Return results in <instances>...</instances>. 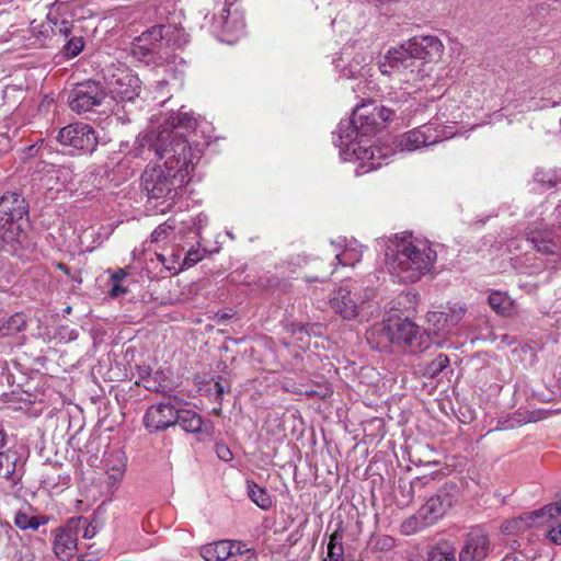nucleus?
I'll use <instances>...</instances> for the list:
<instances>
[{
    "label": "nucleus",
    "mask_w": 561,
    "mask_h": 561,
    "mask_svg": "<svg viewBox=\"0 0 561 561\" xmlns=\"http://www.w3.org/2000/svg\"><path fill=\"white\" fill-rule=\"evenodd\" d=\"M410 98V92L401 91V92H389L388 100L393 102L394 104L408 102Z\"/></svg>",
    "instance_id": "obj_48"
},
{
    "label": "nucleus",
    "mask_w": 561,
    "mask_h": 561,
    "mask_svg": "<svg viewBox=\"0 0 561 561\" xmlns=\"http://www.w3.org/2000/svg\"><path fill=\"white\" fill-rule=\"evenodd\" d=\"M165 125L168 134H173L174 131L182 133L181 129L186 131L193 130L196 127L197 122L192 114L179 111L176 113L172 112L169 115L165 121Z\"/></svg>",
    "instance_id": "obj_23"
},
{
    "label": "nucleus",
    "mask_w": 561,
    "mask_h": 561,
    "mask_svg": "<svg viewBox=\"0 0 561 561\" xmlns=\"http://www.w3.org/2000/svg\"><path fill=\"white\" fill-rule=\"evenodd\" d=\"M105 98L106 90L101 82L84 80L72 87L68 93L67 102L71 111L84 114L102 105Z\"/></svg>",
    "instance_id": "obj_7"
},
{
    "label": "nucleus",
    "mask_w": 561,
    "mask_h": 561,
    "mask_svg": "<svg viewBox=\"0 0 561 561\" xmlns=\"http://www.w3.org/2000/svg\"><path fill=\"white\" fill-rule=\"evenodd\" d=\"M126 293H127V288H126V287H123V286L121 285V283L112 284V287H111V289L108 290V295H110V297H112V298H117V297H119V296H122V295H124V294H126Z\"/></svg>",
    "instance_id": "obj_54"
},
{
    "label": "nucleus",
    "mask_w": 561,
    "mask_h": 561,
    "mask_svg": "<svg viewBox=\"0 0 561 561\" xmlns=\"http://www.w3.org/2000/svg\"><path fill=\"white\" fill-rule=\"evenodd\" d=\"M173 228L168 224L158 226L151 233V242L164 240Z\"/></svg>",
    "instance_id": "obj_44"
},
{
    "label": "nucleus",
    "mask_w": 561,
    "mask_h": 561,
    "mask_svg": "<svg viewBox=\"0 0 561 561\" xmlns=\"http://www.w3.org/2000/svg\"><path fill=\"white\" fill-rule=\"evenodd\" d=\"M27 206L24 198L16 193H7L0 198V224L7 228H18L20 234H25L22 228Z\"/></svg>",
    "instance_id": "obj_12"
},
{
    "label": "nucleus",
    "mask_w": 561,
    "mask_h": 561,
    "mask_svg": "<svg viewBox=\"0 0 561 561\" xmlns=\"http://www.w3.org/2000/svg\"><path fill=\"white\" fill-rule=\"evenodd\" d=\"M353 124L358 127L360 135L368 136L375 134L381 124L377 118V112L374 104H362L356 106L352 113Z\"/></svg>",
    "instance_id": "obj_17"
},
{
    "label": "nucleus",
    "mask_w": 561,
    "mask_h": 561,
    "mask_svg": "<svg viewBox=\"0 0 561 561\" xmlns=\"http://www.w3.org/2000/svg\"><path fill=\"white\" fill-rule=\"evenodd\" d=\"M376 112H377V118L379 121V123L381 124V126L387 123V122H390L397 110L396 108H390V107H387V106H377V105H374Z\"/></svg>",
    "instance_id": "obj_41"
},
{
    "label": "nucleus",
    "mask_w": 561,
    "mask_h": 561,
    "mask_svg": "<svg viewBox=\"0 0 561 561\" xmlns=\"http://www.w3.org/2000/svg\"><path fill=\"white\" fill-rule=\"evenodd\" d=\"M547 537L552 543L561 545V523L551 527V529H549V531L547 533Z\"/></svg>",
    "instance_id": "obj_50"
},
{
    "label": "nucleus",
    "mask_w": 561,
    "mask_h": 561,
    "mask_svg": "<svg viewBox=\"0 0 561 561\" xmlns=\"http://www.w3.org/2000/svg\"><path fill=\"white\" fill-rule=\"evenodd\" d=\"M124 472H125L124 466L121 465V466L113 467L110 470H107V476H108V479L111 481H113V483H116L123 479Z\"/></svg>",
    "instance_id": "obj_49"
},
{
    "label": "nucleus",
    "mask_w": 561,
    "mask_h": 561,
    "mask_svg": "<svg viewBox=\"0 0 561 561\" xmlns=\"http://www.w3.org/2000/svg\"><path fill=\"white\" fill-rule=\"evenodd\" d=\"M201 260L199 253L197 251H190L185 257L186 263H197Z\"/></svg>",
    "instance_id": "obj_57"
},
{
    "label": "nucleus",
    "mask_w": 561,
    "mask_h": 561,
    "mask_svg": "<svg viewBox=\"0 0 561 561\" xmlns=\"http://www.w3.org/2000/svg\"><path fill=\"white\" fill-rule=\"evenodd\" d=\"M353 154L359 160V164L356 169V174L362 175L373 170H376L382 165V160L385 157L377 147H363L358 145L357 147H353Z\"/></svg>",
    "instance_id": "obj_18"
},
{
    "label": "nucleus",
    "mask_w": 561,
    "mask_h": 561,
    "mask_svg": "<svg viewBox=\"0 0 561 561\" xmlns=\"http://www.w3.org/2000/svg\"><path fill=\"white\" fill-rule=\"evenodd\" d=\"M501 561H525V556L522 552L507 553Z\"/></svg>",
    "instance_id": "obj_55"
},
{
    "label": "nucleus",
    "mask_w": 561,
    "mask_h": 561,
    "mask_svg": "<svg viewBox=\"0 0 561 561\" xmlns=\"http://www.w3.org/2000/svg\"><path fill=\"white\" fill-rule=\"evenodd\" d=\"M215 391H216V394L217 397H221L226 391H228V389H226L220 381H217L215 383Z\"/></svg>",
    "instance_id": "obj_61"
},
{
    "label": "nucleus",
    "mask_w": 561,
    "mask_h": 561,
    "mask_svg": "<svg viewBox=\"0 0 561 561\" xmlns=\"http://www.w3.org/2000/svg\"><path fill=\"white\" fill-rule=\"evenodd\" d=\"M546 508L551 517L561 516V492L558 494L557 501Z\"/></svg>",
    "instance_id": "obj_52"
},
{
    "label": "nucleus",
    "mask_w": 561,
    "mask_h": 561,
    "mask_svg": "<svg viewBox=\"0 0 561 561\" xmlns=\"http://www.w3.org/2000/svg\"><path fill=\"white\" fill-rule=\"evenodd\" d=\"M83 531L82 537L84 539H91L95 536V527L91 524H88L87 519L84 518V524L80 527V531Z\"/></svg>",
    "instance_id": "obj_53"
},
{
    "label": "nucleus",
    "mask_w": 561,
    "mask_h": 561,
    "mask_svg": "<svg viewBox=\"0 0 561 561\" xmlns=\"http://www.w3.org/2000/svg\"><path fill=\"white\" fill-rule=\"evenodd\" d=\"M229 16H230V10L227 8H224L221 13L216 18V19L220 20V24H221L224 32L229 33L232 31L242 30L244 27V24L242 21H236L232 23V22H230Z\"/></svg>",
    "instance_id": "obj_38"
},
{
    "label": "nucleus",
    "mask_w": 561,
    "mask_h": 561,
    "mask_svg": "<svg viewBox=\"0 0 561 561\" xmlns=\"http://www.w3.org/2000/svg\"><path fill=\"white\" fill-rule=\"evenodd\" d=\"M394 546V539L390 536H380L375 541V548L378 550H390Z\"/></svg>",
    "instance_id": "obj_45"
},
{
    "label": "nucleus",
    "mask_w": 561,
    "mask_h": 561,
    "mask_svg": "<svg viewBox=\"0 0 561 561\" xmlns=\"http://www.w3.org/2000/svg\"><path fill=\"white\" fill-rule=\"evenodd\" d=\"M490 551L488 535L480 528L469 531L458 553L459 561H483Z\"/></svg>",
    "instance_id": "obj_14"
},
{
    "label": "nucleus",
    "mask_w": 561,
    "mask_h": 561,
    "mask_svg": "<svg viewBox=\"0 0 561 561\" xmlns=\"http://www.w3.org/2000/svg\"><path fill=\"white\" fill-rule=\"evenodd\" d=\"M328 557L330 561H344L343 533L335 530L328 543Z\"/></svg>",
    "instance_id": "obj_30"
},
{
    "label": "nucleus",
    "mask_w": 561,
    "mask_h": 561,
    "mask_svg": "<svg viewBox=\"0 0 561 561\" xmlns=\"http://www.w3.org/2000/svg\"><path fill=\"white\" fill-rule=\"evenodd\" d=\"M430 126H422L407 131L396 140V148L401 152H411L423 146H431L437 142V137L432 138Z\"/></svg>",
    "instance_id": "obj_16"
},
{
    "label": "nucleus",
    "mask_w": 561,
    "mask_h": 561,
    "mask_svg": "<svg viewBox=\"0 0 561 561\" xmlns=\"http://www.w3.org/2000/svg\"><path fill=\"white\" fill-rule=\"evenodd\" d=\"M57 140L60 145L82 153L92 152L98 146L95 130L83 123H75L60 128Z\"/></svg>",
    "instance_id": "obj_9"
},
{
    "label": "nucleus",
    "mask_w": 561,
    "mask_h": 561,
    "mask_svg": "<svg viewBox=\"0 0 561 561\" xmlns=\"http://www.w3.org/2000/svg\"><path fill=\"white\" fill-rule=\"evenodd\" d=\"M383 335L393 345L408 346L413 352L424 351L430 347V334L409 319L389 320L383 328Z\"/></svg>",
    "instance_id": "obj_5"
},
{
    "label": "nucleus",
    "mask_w": 561,
    "mask_h": 561,
    "mask_svg": "<svg viewBox=\"0 0 561 561\" xmlns=\"http://www.w3.org/2000/svg\"><path fill=\"white\" fill-rule=\"evenodd\" d=\"M466 313V308L460 305H455L454 307L449 308V312H428L427 313V321L430 323H433L434 325H437V329L434 330V333L437 334L439 331H445L446 325L448 322L451 323V325L457 324Z\"/></svg>",
    "instance_id": "obj_21"
},
{
    "label": "nucleus",
    "mask_w": 561,
    "mask_h": 561,
    "mask_svg": "<svg viewBox=\"0 0 561 561\" xmlns=\"http://www.w3.org/2000/svg\"><path fill=\"white\" fill-rule=\"evenodd\" d=\"M27 247L26 234H20L18 228H7L0 224V253L7 252L11 255H19L20 250Z\"/></svg>",
    "instance_id": "obj_19"
},
{
    "label": "nucleus",
    "mask_w": 561,
    "mask_h": 561,
    "mask_svg": "<svg viewBox=\"0 0 561 561\" xmlns=\"http://www.w3.org/2000/svg\"><path fill=\"white\" fill-rule=\"evenodd\" d=\"M84 42L82 37H72L65 45L64 49L68 57H76L83 49Z\"/></svg>",
    "instance_id": "obj_39"
},
{
    "label": "nucleus",
    "mask_w": 561,
    "mask_h": 561,
    "mask_svg": "<svg viewBox=\"0 0 561 561\" xmlns=\"http://www.w3.org/2000/svg\"><path fill=\"white\" fill-rule=\"evenodd\" d=\"M140 80L131 73L122 71L111 82L110 94L118 103L133 102L140 93Z\"/></svg>",
    "instance_id": "obj_15"
},
{
    "label": "nucleus",
    "mask_w": 561,
    "mask_h": 561,
    "mask_svg": "<svg viewBox=\"0 0 561 561\" xmlns=\"http://www.w3.org/2000/svg\"><path fill=\"white\" fill-rule=\"evenodd\" d=\"M178 173L167 164H149L141 174V186L150 198L171 197L176 188Z\"/></svg>",
    "instance_id": "obj_6"
},
{
    "label": "nucleus",
    "mask_w": 561,
    "mask_h": 561,
    "mask_svg": "<svg viewBox=\"0 0 561 561\" xmlns=\"http://www.w3.org/2000/svg\"><path fill=\"white\" fill-rule=\"evenodd\" d=\"M527 241L542 254H554L557 253V244L552 239L551 231L548 230H535L530 231L527 237Z\"/></svg>",
    "instance_id": "obj_25"
},
{
    "label": "nucleus",
    "mask_w": 561,
    "mask_h": 561,
    "mask_svg": "<svg viewBox=\"0 0 561 561\" xmlns=\"http://www.w3.org/2000/svg\"><path fill=\"white\" fill-rule=\"evenodd\" d=\"M178 408L171 400L149 405L142 416L144 427L148 433L164 432L176 425Z\"/></svg>",
    "instance_id": "obj_11"
},
{
    "label": "nucleus",
    "mask_w": 561,
    "mask_h": 561,
    "mask_svg": "<svg viewBox=\"0 0 561 561\" xmlns=\"http://www.w3.org/2000/svg\"><path fill=\"white\" fill-rule=\"evenodd\" d=\"M428 561H457L456 549L447 542L438 543L428 552Z\"/></svg>",
    "instance_id": "obj_31"
},
{
    "label": "nucleus",
    "mask_w": 561,
    "mask_h": 561,
    "mask_svg": "<svg viewBox=\"0 0 561 561\" xmlns=\"http://www.w3.org/2000/svg\"><path fill=\"white\" fill-rule=\"evenodd\" d=\"M230 559L231 561H259L255 550L238 540L234 543L233 554H231Z\"/></svg>",
    "instance_id": "obj_34"
},
{
    "label": "nucleus",
    "mask_w": 561,
    "mask_h": 561,
    "mask_svg": "<svg viewBox=\"0 0 561 561\" xmlns=\"http://www.w3.org/2000/svg\"><path fill=\"white\" fill-rule=\"evenodd\" d=\"M434 481V478L431 476H424V477H416L413 480H411V484L414 486L415 495H421V492Z\"/></svg>",
    "instance_id": "obj_43"
},
{
    "label": "nucleus",
    "mask_w": 561,
    "mask_h": 561,
    "mask_svg": "<svg viewBox=\"0 0 561 561\" xmlns=\"http://www.w3.org/2000/svg\"><path fill=\"white\" fill-rule=\"evenodd\" d=\"M362 259V254L355 249L345 248V250L341 253H336L334 255V260L337 261L339 264L342 265H353L355 262H359Z\"/></svg>",
    "instance_id": "obj_37"
},
{
    "label": "nucleus",
    "mask_w": 561,
    "mask_h": 561,
    "mask_svg": "<svg viewBox=\"0 0 561 561\" xmlns=\"http://www.w3.org/2000/svg\"><path fill=\"white\" fill-rule=\"evenodd\" d=\"M16 457L11 451H0V477L12 479L15 472Z\"/></svg>",
    "instance_id": "obj_33"
},
{
    "label": "nucleus",
    "mask_w": 561,
    "mask_h": 561,
    "mask_svg": "<svg viewBox=\"0 0 561 561\" xmlns=\"http://www.w3.org/2000/svg\"><path fill=\"white\" fill-rule=\"evenodd\" d=\"M437 254L431 242L410 232L396 234L386 251V263L391 273L403 283H415L428 274Z\"/></svg>",
    "instance_id": "obj_1"
},
{
    "label": "nucleus",
    "mask_w": 561,
    "mask_h": 561,
    "mask_svg": "<svg viewBox=\"0 0 561 561\" xmlns=\"http://www.w3.org/2000/svg\"><path fill=\"white\" fill-rule=\"evenodd\" d=\"M379 70L382 75L396 76L400 82L416 89H420L419 83L428 77L425 62L400 46L388 50L383 61L379 62Z\"/></svg>",
    "instance_id": "obj_3"
},
{
    "label": "nucleus",
    "mask_w": 561,
    "mask_h": 561,
    "mask_svg": "<svg viewBox=\"0 0 561 561\" xmlns=\"http://www.w3.org/2000/svg\"><path fill=\"white\" fill-rule=\"evenodd\" d=\"M13 535H15V536H16L18 534L14 531L13 527H12L10 524H8V523H7V524H5V526H4V536H5L9 540H11V539H12V537H13Z\"/></svg>",
    "instance_id": "obj_60"
},
{
    "label": "nucleus",
    "mask_w": 561,
    "mask_h": 561,
    "mask_svg": "<svg viewBox=\"0 0 561 561\" xmlns=\"http://www.w3.org/2000/svg\"><path fill=\"white\" fill-rule=\"evenodd\" d=\"M31 516L24 512L19 511L14 516V525L21 530H27V523Z\"/></svg>",
    "instance_id": "obj_47"
},
{
    "label": "nucleus",
    "mask_w": 561,
    "mask_h": 561,
    "mask_svg": "<svg viewBox=\"0 0 561 561\" xmlns=\"http://www.w3.org/2000/svg\"><path fill=\"white\" fill-rule=\"evenodd\" d=\"M490 307L500 316L507 317L512 313L513 301L511 298L501 293L494 291L489 295L488 298Z\"/></svg>",
    "instance_id": "obj_28"
},
{
    "label": "nucleus",
    "mask_w": 561,
    "mask_h": 561,
    "mask_svg": "<svg viewBox=\"0 0 561 561\" xmlns=\"http://www.w3.org/2000/svg\"><path fill=\"white\" fill-rule=\"evenodd\" d=\"M56 267H57L58 270H60L61 272H64L66 275H70V270H69V267H68L66 264H64V263H57V264H56Z\"/></svg>",
    "instance_id": "obj_62"
},
{
    "label": "nucleus",
    "mask_w": 561,
    "mask_h": 561,
    "mask_svg": "<svg viewBox=\"0 0 561 561\" xmlns=\"http://www.w3.org/2000/svg\"><path fill=\"white\" fill-rule=\"evenodd\" d=\"M448 364L449 358L445 354H439L425 366L423 375L428 378H435L448 366Z\"/></svg>",
    "instance_id": "obj_35"
},
{
    "label": "nucleus",
    "mask_w": 561,
    "mask_h": 561,
    "mask_svg": "<svg viewBox=\"0 0 561 561\" xmlns=\"http://www.w3.org/2000/svg\"><path fill=\"white\" fill-rule=\"evenodd\" d=\"M175 34L183 35V32L173 25L158 24L141 33L140 42H147L152 47L161 41L170 44Z\"/></svg>",
    "instance_id": "obj_22"
},
{
    "label": "nucleus",
    "mask_w": 561,
    "mask_h": 561,
    "mask_svg": "<svg viewBox=\"0 0 561 561\" xmlns=\"http://www.w3.org/2000/svg\"><path fill=\"white\" fill-rule=\"evenodd\" d=\"M248 495L260 508L267 511L272 507L273 501L267 490L254 482H248Z\"/></svg>",
    "instance_id": "obj_29"
},
{
    "label": "nucleus",
    "mask_w": 561,
    "mask_h": 561,
    "mask_svg": "<svg viewBox=\"0 0 561 561\" xmlns=\"http://www.w3.org/2000/svg\"><path fill=\"white\" fill-rule=\"evenodd\" d=\"M536 180L540 183L547 184L548 187H553L561 183V172H537Z\"/></svg>",
    "instance_id": "obj_40"
},
{
    "label": "nucleus",
    "mask_w": 561,
    "mask_h": 561,
    "mask_svg": "<svg viewBox=\"0 0 561 561\" xmlns=\"http://www.w3.org/2000/svg\"><path fill=\"white\" fill-rule=\"evenodd\" d=\"M152 146L159 158L165 160L164 164L179 173L188 174L194 167V160L199 158L183 133L168 134L167 128L159 133Z\"/></svg>",
    "instance_id": "obj_2"
},
{
    "label": "nucleus",
    "mask_w": 561,
    "mask_h": 561,
    "mask_svg": "<svg viewBox=\"0 0 561 561\" xmlns=\"http://www.w3.org/2000/svg\"><path fill=\"white\" fill-rule=\"evenodd\" d=\"M126 274L123 270H118L117 272L113 273L111 276V280L113 284L121 283L125 278Z\"/></svg>",
    "instance_id": "obj_58"
},
{
    "label": "nucleus",
    "mask_w": 561,
    "mask_h": 561,
    "mask_svg": "<svg viewBox=\"0 0 561 561\" xmlns=\"http://www.w3.org/2000/svg\"><path fill=\"white\" fill-rule=\"evenodd\" d=\"M339 138H340V147H346L347 150L353 151V147H357L359 144H357L355 140L357 139L358 135H360V131L355 124H353V116L348 122H341L337 128Z\"/></svg>",
    "instance_id": "obj_27"
},
{
    "label": "nucleus",
    "mask_w": 561,
    "mask_h": 561,
    "mask_svg": "<svg viewBox=\"0 0 561 561\" xmlns=\"http://www.w3.org/2000/svg\"><path fill=\"white\" fill-rule=\"evenodd\" d=\"M216 454L224 461L232 460V453L225 444L216 445Z\"/></svg>",
    "instance_id": "obj_51"
},
{
    "label": "nucleus",
    "mask_w": 561,
    "mask_h": 561,
    "mask_svg": "<svg viewBox=\"0 0 561 561\" xmlns=\"http://www.w3.org/2000/svg\"><path fill=\"white\" fill-rule=\"evenodd\" d=\"M7 444V434L3 430H0V449Z\"/></svg>",
    "instance_id": "obj_63"
},
{
    "label": "nucleus",
    "mask_w": 561,
    "mask_h": 561,
    "mask_svg": "<svg viewBox=\"0 0 561 561\" xmlns=\"http://www.w3.org/2000/svg\"><path fill=\"white\" fill-rule=\"evenodd\" d=\"M413 488L414 486L411 484V482L401 483L399 485V492H400V495L402 496L403 504L408 505L413 501V499L415 496V491Z\"/></svg>",
    "instance_id": "obj_42"
},
{
    "label": "nucleus",
    "mask_w": 561,
    "mask_h": 561,
    "mask_svg": "<svg viewBox=\"0 0 561 561\" xmlns=\"http://www.w3.org/2000/svg\"><path fill=\"white\" fill-rule=\"evenodd\" d=\"M371 288H362L356 282L341 285L330 298V307L343 320H354L363 306L373 297Z\"/></svg>",
    "instance_id": "obj_4"
},
{
    "label": "nucleus",
    "mask_w": 561,
    "mask_h": 561,
    "mask_svg": "<svg viewBox=\"0 0 561 561\" xmlns=\"http://www.w3.org/2000/svg\"><path fill=\"white\" fill-rule=\"evenodd\" d=\"M154 47L150 46L147 42H140V36L135 38L131 43L130 53L136 58H146L151 55Z\"/></svg>",
    "instance_id": "obj_36"
},
{
    "label": "nucleus",
    "mask_w": 561,
    "mask_h": 561,
    "mask_svg": "<svg viewBox=\"0 0 561 561\" xmlns=\"http://www.w3.org/2000/svg\"><path fill=\"white\" fill-rule=\"evenodd\" d=\"M334 273V268L329 270L324 275L322 276H316V277H308L307 282H325L332 274Z\"/></svg>",
    "instance_id": "obj_56"
},
{
    "label": "nucleus",
    "mask_w": 561,
    "mask_h": 561,
    "mask_svg": "<svg viewBox=\"0 0 561 561\" xmlns=\"http://www.w3.org/2000/svg\"><path fill=\"white\" fill-rule=\"evenodd\" d=\"M237 540H218L207 543L199 549V554L205 561H225L233 554Z\"/></svg>",
    "instance_id": "obj_20"
},
{
    "label": "nucleus",
    "mask_w": 561,
    "mask_h": 561,
    "mask_svg": "<svg viewBox=\"0 0 561 561\" xmlns=\"http://www.w3.org/2000/svg\"><path fill=\"white\" fill-rule=\"evenodd\" d=\"M216 317L220 322H225L230 318V316L226 312H217Z\"/></svg>",
    "instance_id": "obj_64"
},
{
    "label": "nucleus",
    "mask_w": 561,
    "mask_h": 561,
    "mask_svg": "<svg viewBox=\"0 0 561 561\" xmlns=\"http://www.w3.org/2000/svg\"><path fill=\"white\" fill-rule=\"evenodd\" d=\"M71 27L67 21H62L59 27V33L66 37L70 34Z\"/></svg>",
    "instance_id": "obj_59"
},
{
    "label": "nucleus",
    "mask_w": 561,
    "mask_h": 561,
    "mask_svg": "<svg viewBox=\"0 0 561 561\" xmlns=\"http://www.w3.org/2000/svg\"><path fill=\"white\" fill-rule=\"evenodd\" d=\"M83 524L84 517H72L66 525L54 530L53 550L60 561H69L75 556Z\"/></svg>",
    "instance_id": "obj_10"
},
{
    "label": "nucleus",
    "mask_w": 561,
    "mask_h": 561,
    "mask_svg": "<svg viewBox=\"0 0 561 561\" xmlns=\"http://www.w3.org/2000/svg\"><path fill=\"white\" fill-rule=\"evenodd\" d=\"M459 499V490L454 483H445L420 508V516L432 525L442 518Z\"/></svg>",
    "instance_id": "obj_8"
},
{
    "label": "nucleus",
    "mask_w": 561,
    "mask_h": 561,
    "mask_svg": "<svg viewBox=\"0 0 561 561\" xmlns=\"http://www.w3.org/2000/svg\"><path fill=\"white\" fill-rule=\"evenodd\" d=\"M176 424L186 433H201L204 421L202 416L190 409H179L176 411Z\"/></svg>",
    "instance_id": "obj_24"
},
{
    "label": "nucleus",
    "mask_w": 561,
    "mask_h": 561,
    "mask_svg": "<svg viewBox=\"0 0 561 561\" xmlns=\"http://www.w3.org/2000/svg\"><path fill=\"white\" fill-rule=\"evenodd\" d=\"M47 523L48 517L43 515H32L27 523V529L37 530L42 525H46Z\"/></svg>",
    "instance_id": "obj_46"
},
{
    "label": "nucleus",
    "mask_w": 561,
    "mask_h": 561,
    "mask_svg": "<svg viewBox=\"0 0 561 561\" xmlns=\"http://www.w3.org/2000/svg\"><path fill=\"white\" fill-rule=\"evenodd\" d=\"M27 320L23 312H16L9 318H0V336H13L26 330Z\"/></svg>",
    "instance_id": "obj_26"
},
{
    "label": "nucleus",
    "mask_w": 561,
    "mask_h": 561,
    "mask_svg": "<svg viewBox=\"0 0 561 561\" xmlns=\"http://www.w3.org/2000/svg\"><path fill=\"white\" fill-rule=\"evenodd\" d=\"M400 47L407 49L415 58L427 65L440 58L444 46L436 36H415L402 44Z\"/></svg>",
    "instance_id": "obj_13"
},
{
    "label": "nucleus",
    "mask_w": 561,
    "mask_h": 561,
    "mask_svg": "<svg viewBox=\"0 0 561 561\" xmlns=\"http://www.w3.org/2000/svg\"><path fill=\"white\" fill-rule=\"evenodd\" d=\"M431 523H427V519H423V517L420 516V511L416 515L411 516L407 518L400 527L401 534L403 535H412L415 533L421 531L427 526H431Z\"/></svg>",
    "instance_id": "obj_32"
}]
</instances>
